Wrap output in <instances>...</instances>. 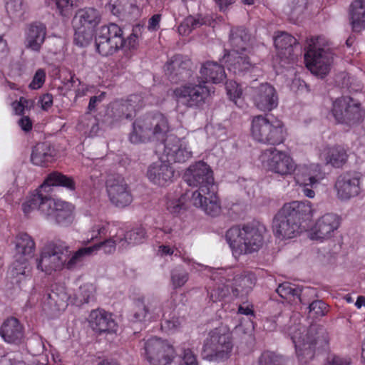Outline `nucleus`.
<instances>
[{"mask_svg": "<svg viewBox=\"0 0 365 365\" xmlns=\"http://www.w3.org/2000/svg\"><path fill=\"white\" fill-rule=\"evenodd\" d=\"M108 236L109 238L103 242L83 247L75 252L63 240L49 241L41 250L40 256L36 259V267L48 274L63 269H76L86 258L96 255L101 249L106 254L115 252L120 237H117L116 231Z\"/></svg>", "mask_w": 365, "mask_h": 365, "instance_id": "1", "label": "nucleus"}, {"mask_svg": "<svg viewBox=\"0 0 365 365\" xmlns=\"http://www.w3.org/2000/svg\"><path fill=\"white\" fill-rule=\"evenodd\" d=\"M53 186H62L71 191L76 189L72 178L53 172L22 204V210L28 216L32 211L38 210L48 221L63 227L68 226L74 220V207L68 202L52 198L50 192Z\"/></svg>", "mask_w": 365, "mask_h": 365, "instance_id": "2", "label": "nucleus"}, {"mask_svg": "<svg viewBox=\"0 0 365 365\" xmlns=\"http://www.w3.org/2000/svg\"><path fill=\"white\" fill-rule=\"evenodd\" d=\"M184 179L189 186L197 187L192 193L191 203L208 215H218L221 206L217 194V187L214 182L210 166L204 162H197L186 170Z\"/></svg>", "mask_w": 365, "mask_h": 365, "instance_id": "3", "label": "nucleus"}, {"mask_svg": "<svg viewBox=\"0 0 365 365\" xmlns=\"http://www.w3.org/2000/svg\"><path fill=\"white\" fill-rule=\"evenodd\" d=\"M313 209L309 201H292L285 203L273 219V233L279 240H289L297 237L304 230L302 220L312 215Z\"/></svg>", "mask_w": 365, "mask_h": 365, "instance_id": "4", "label": "nucleus"}, {"mask_svg": "<svg viewBox=\"0 0 365 365\" xmlns=\"http://www.w3.org/2000/svg\"><path fill=\"white\" fill-rule=\"evenodd\" d=\"M289 334L295 346V351L301 364H307L313 359L315 347L327 343V334L324 329L314 324L307 329L298 324L289 327Z\"/></svg>", "mask_w": 365, "mask_h": 365, "instance_id": "5", "label": "nucleus"}, {"mask_svg": "<svg viewBox=\"0 0 365 365\" xmlns=\"http://www.w3.org/2000/svg\"><path fill=\"white\" fill-rule=\"evenodd\" d=\"M262 225H245L230 228L225 234V239L235 257L258 252L264 244Z\"/></svg>", "mask_w": 365, "mask_h": 365, "instance_id": "6", "label": "nucleus"}, {"mask_svg": "<svg viewBox=\"0 0 365 365\" xmlns=\"http://www.w3.org/2000/svg\"><path fill=\"white\" fill-rule=\"evenodd\" d=\"M218 282L209 292L212 301H220L225 298L231 289L233 294L238 297H243L249 294L253 289L255 282V275L250 272H242L234 274L231 269L222 270Z\"/></svg>", "mask_w": 365, "mask_h": 365, "instance_id": "7", "label": "nucleus"}, {"mask_svg": "<svg viewBox=\"0 0 365 365\" xmlns=\"http://www.w3.org/2000/svg\"><path fill=\"white\" fill-rule=\"evenodd\" d=\"M170 130L168 120L160 113L137 119L133 124L129 135L132 143L138 144L148 141H163L165 143L167 134Z\"/></svg>", "mask_w": 365, "mask_h": 365, "instance_id": "8", "label": "nucleus"}, {"mask_svg": "<svg viewBox=\"0 0 365 365\" xmlns=\"http://www.w3.org/2000/svg\"><path fill=\"white\" fill-rule=\"evenodd\" d=\"M250 41V36L245 29L231 30L230 43L232 48L223 57V61L230 71L237 73L254 68L255 65L250 62L247 53Z\"/></svg>", "mask_w": 365, "mask_h": 365, "instance_id": "9", "label": "nucleus"}, {"mask_svg": "<svg viewBox=\"0 0 365 365\" xmlns=\"http://www.w3.org/2000/svg\"><path fill=\"white\" fill-rule=\"evenodd\" d=\"M233 341L229 329L220 326L210 330L204 340L202 356L210 361H225L232 352Z\"/></svg>", "mask_w": 365, "mask_h": 365, "instance_id": "10", "label": "nucleus"}, {"mask_svg": "<svg viewBox=\"0 0 365 365\" xmlns=\"http://www.w3.org/2000/svg\"><path fill=\"white\" fill-rule=\"evenodd\" d=\"M307 44L306 66L315 76L324 78L329 72L334 58L328 41L324 37L317 36L308 39Z\"/></svg>", "mask_w": 365, "mask_h": 365, "instance_id": "11", "label": "nucleus"}, {"mask_svg": "<svg viewBox=\"0 0 365 365\" xmlns=\"http://www.w3.org/2000/svg\"><path fill=\"white\" fill-rule=\"evenodd\" d=\"M141 356L150 365H168L175 359L177 353L173 345L160 337L150 336L140 342Z\"/></svg>", "mask_w": 365, "mask_h": 365, "instance_id": "12", "label": "nucleus"}, {"mask_svg": "<svg viewBox=\"0 0 365 365\" xmlns=\"http://www.w3.org/2000/svg\"><path fill=\"white\" fill-rule=\"evenodd\" d=\"M251 135L259 143L275 145L284 142L286 130L282 121H270L267 117L259 115L252 120Z\"/></svg>", "mask_w": 365, "mask_h": 365, "instance_id": "13", "label": "nucleus"}, {"mask_svg": "<svg viewBox=\"0 0 365 365\" xmlns=\"http://www.w3.org/2000/svg\"><path fill=\"white\" fill-rule=\"evenodd\" d=\"M101 21V14L94 8L78 10L73 20L76 43L80 46L88 45L93 39L94 31Z\"/></svg>", "mask_w": 365, "mask_h": 365, "instance_id": "14", "label": "nucleus"}, {"mask_svg": "<svg viewBox=\"0 0 365 365\" xmlns=\"http://www.w3.org/2000/svg\"><path fill=\"white\" fill-rule=\"evenodd\" d=\"M144 105L140 95H131L127 99L115 100L108 104L103 122L109 126L117 125L125 120L132 119L136 110Z\"/></svg>", "mask_w": 365, "mask_h": 365, "instance_id": "15", "label": "nucleus"}, {"mask_svg": "<svg viewBox=\"0 0 365 365\" xmlns=\"http://www.w3.org/2000/svg\"><path fill=\"white\" fill-rule=\"evenodd\" d=\"M259 160L267 171L283 178L294 174L297 168V164L289 154L274 148L263 150Z\"/></svg>", "mask_w": 365, "mask_h": 365, "instance_id": "16", "label": "nucleus"}, {"mask_svg": "<svg viewBox=\"0 0 365 365\" xmlns=\"http://www.w3.org/2000/svg\"><path fill=\"white\" fill-rule=\"evenodd\" d=\"M213 93V87L207 86L205 81L198 84L186 83L174 91L179 103L195 109L202 108L206 99Z\"/></svg>", "mask_w": 365, "mask_h": 365, "instance_id": "17", "label": "nucleus"}, {"mask_svg": "<svg viewBox=\"0 0 365 365\" xmlns=\"http://www.w3.org/2000/svg\"><path fill=\"white\" fill-rule=\"evenodd\" d=\"M122 29L115 24L100 27L96 33L95 45L97 52L102 56L115 53L122 46Z\"/></svg>", "mask_w": 365, "mask_h": 365, "instance_id": "18", "label": "nucleus"}, {"mask_svg": "<svg viewBox=\"0 0 365 365\" xmlns=\"http://www.w3.org/2000/svg\"><path fill=\"white\" fill-rule=\"evenodd\" d=\"M331 112L336 123L349 126L359 123L364 116L361 104L347 96L336 99L332 103Z\"/></svg>", "mask_w": 365, "mask_h": 365, "instance_id": "19", "label": "nucleus"}, {"mask_svg": "<svg viewBox=\"0 0 365 365\" xmlns=\"http://www.w3.org/2000/svg\"><path fill=\"white\" fill-rule=\"evenodd\" d=\"M361 176L356 173H344L336 180L334 190L341 201H349L363 192Z\"/></svg>", "mask_w": 365, "mask_h": 365, "instance_id": "20", "label": "nucleus"}, {"mask_svg": "<svg viewBox=\"0 0 365 365\" xmlns=\"http://www.w3.org/2000/svg\"><path fill=\"white\" fill-rule=\"evenodd\" d=\"M341 225L340 217L332 212L325 213L316 220L311 228L309 237L311 240L323 242L333 237Z\"/></svg>", "mask_w": 365, "mask_h": 365, "instance_id": "21", "label": "nucleus"}, {"mask_svg": "<svg viewBox=\"0 0 365 365\" xmlns=\"http://www.w3.org/2000/svg\"><path fill=\"white\" fill-rule=\"evenodd\" d=\"M106 190L110 202L118 207H125L133 201L130 188L122 176L109 178Z\"/></svg>", "mask_w": 365, "mask_h": 365, "instance_id": "22", "label": "nucleus"}, {"mask_svg": "<svg viewBox=\"0 0 365 365\" xmlns=\"http://www.w3.org/2000/svg\"><path fill=\"white\" fill-rule=\"evenodd\" d=\"M164 154L168 163H185L192 156L187 143L173 135H168L165 138Z\"/></svg>", "mask_w": 365, "mask_h": 365, "instance_id": "23", "label": "nucleus"}, {"mask_svg": "<svg viewBox=\"0 0 365 365\" xmlns=\"http://www.w3.org/2000/svg\"><path fill=\"white\" fill-rule=\"evenodd\" d=\"M294 180L299 185H310L315 187L326 177L322 166L318 163L297 165Z\"/></svg>", "mask_w": 365, "mask_h": 365, "instance_id": "24", "label": "nucleus"}, {"mask_svg": "<svg viewBox=\"0 0 365 365\" xmlns=\"http://www.w3.org/2000/svg\"><path fill=\"white\" fill-rule=\"evenodd\" d=\"M160 314L161 307L157 302L138 299L133 302L130 318L133 322H143L155 319L160 317Z\"/></svg>", "mask_w": 365, "mask_h": 365, "instance_id": "25", "label": "nucleus"}, {"mask_svg": "<svg viewBox=\"0 0 365 365\" xmlns=\"http://www.w3.org/2000/svg\"><path fill=\"white\" fill-rule=\"evenodd\" d=\"M174 173L170 163L160 160L148 166L147 177L152 183L165 186L173 181Z\"/></svg>", "mask_w": 365, "mask_h": 365, "instance_id": "26", "label": "nucleus"}, {"mask_svg": "<svg viewBox=\"0 0 365 365\" xmlns=\"http://www.w3.org/2000/svg\"><path fill=\"white\" fill-rule=\"evenodd\" d=\"M253 99L256 107L262 111H271L278 106L277 91L269 83H262L257 88Z\"/></svg>", "mask_w": 365, "mask_h": 365, "instance_id": "27", "label": "nucleus"}, {"mask_svg": "<svg viewBox=\"0 0 365 365\" xmlns=\"http://www.w3.org/2000/svg\"><path fill=\"white\" fill-rule=\"evenodd\" d=\"M88 322L96 331L115 333L118 330V325L112 315L103 309L91 311Z\"/></svg>", "mask_w": 365, "mask_h": 365, "instance_id": "28", "label": "nucleus"}, {"mask_svg": "<svg viewBox=\"0 0 365 365\" xmlns=\"http://www.w3.org/2000/svg\"><path fill=\"white\" fill-rule=\"evenodd\" d=\"M46 36V26L40 22H35L28 26L25 31V48L39 52Z\"/></svg>", "mask_w": 365, "mask_h": 365, "instance_id": "29", "label": "nucleus"}, {"mask_svg": "<svg viewBox=\"0 0 365 365\" xmlns=\"http://www.w3.org/2000/svg\"><path fill=\"white\" fill-rule=\"evenodd\" d=\"M0 335L8 344H19L24 338L23 326L17 319L9 318L1 325Z\"/></svg>", "mask_w": 365, "mask_h": 365, "instance_id": "30", "label": "nucleus"}, {"mask_svg": "<svg viewBox=\"0 0 365 365\" xmlns=\"http://www.w3.org/2000/svg\"><path fill=\"white\" fill-rule=\"evenodd\" d=\"M319 158L326 165L340 168L347 162L348 154L346 150L341 146L325 145L319 150Z\"/></svg>", "mask_w": 365, "mask_h": 365, "instance_id": "31", "label": "nucleus"}, {"mask_svg": "<svg viewBox=\"0 0 365 365\" xmlns=\"http://www.w3.org/2000/svg\"><path fill=\"white\" fill-rule=\"evenodd\" d=\"M31 259L15 257L8 271L12 282L21 285L26 279H30L31 273Z\"/></svg>", "mask_w": 365, "mask_h": 365, "instance_id": "32", "label": "nucleus"}, {"mask_svg": "<svg viewBox=\"0 0 365 365\" xmlns=\"http://www.w3.org/2000/svg\"><path fill=\"white\" fill-rule=\"evenodd\" d=\"M69 300H71V297L65 286L54 284L48 294L46 304L52 311L56 312L64 309L67 307Z\"/></svg>", "mask_w": 365, "mask_h": 365, "instance_id": "33", "label": "nucleus"}, {"mask_svg": "<svg viewBox=\"0 0 365 365\" xmlns=\"http://www.w3.org/2000/svg\"><path fill=\"white\" fill-rule=\"evenodd\" d=\"M15 257L31 259L36 250V243L34 239L27 233L18 234L14 240Z\"/></svg>", "mask_w": 365, "mask_h": 365, "instance_id": "34", "label": "nucleus"}, {"mask_svg": "<svg viewBox=\"0 0 365 365\" xmlns=\"http://www.w3.org/2000/svg\"><path fill=\"white\" fill-rule=\"evenodd\" d=\"M349 16L354 31L360 32L365 29V1H354L349 9Z\"/></svg>", "mask_w": 365, "mask_h": 365, "instance_id": "35", "label": "nucleus"}, {"mask_svg": "<svg viewBox=\"0 0 365 365\" xmlns=\"http://www.w3.org/2000/svg\"><path fill=\"white\" fill-rule=\"evenodd\" d=\"M117 237H119L118 248H126L129 245H137L142 243L146 237V232L143 227H138L125 232L122 228H118L116 232Z\"/></svg>", "mask_w": 365, "mask_h": 365, "instance_id": "36", "label": "nucleus"}, {"mask_svg": "<svg viewBox=\"0 0 365 365\" xmlns=\"http://www.w3.org/2000/svg\"><path fill=\"white\" fill-rule=\"evenodd\" d=\"M296 43V38L286 32H281L274 38V46L281 58L292 60L294 46Z\"/></svg>", "mask_w": 365, "mask_h": 365, "instance_id": "37", "label": "nucleus"}, {"mask_svg": "<svg viewBox=\"0 0 365 365\" xmlns=\"http://www.w3.org/2000/svg\"><path fill=\"white\" fill-rule=\"evenodd\" d=\"M54 150L46 143L36 145L31 153V160L34 165L46 166L54 159Z\"/></svg>", "mask_w": 365, "mask_h": 365, "instance_id": "38", "label": "nucleus"}, {"mask_svg": "<svg viewBox=\"0 0 365 365\" xmlns=\"http://www.w3.org/2000/svg\"><path fill=\"white\" fill-rule=\"evenodd\" d=\"M172 302H166L161 307L160 316L163 319L161 323V327L165 331H175L178 330L184 322L182 317H179L175 315L170 309Z\"/></svg>", "mask_w": 365, "mask_h": 365, "instance_id": "39", "label": "nucleus"}, {"mask_svg": "<svg viewBox=\"0 0 365 365\" xmlns=\"http://www.w3.org/2000/svg\"><path fill=\"white\" fill-rule=\"evenodd\" d=\"M200 74L206 82L219 83L225 78L224 68L216 62L207 61L202 64Z\"/></svg>", "mask_w": 365, "mask_h": 365, "instance_id": "40", "label": "nucleus"}, {"mask_svg": "<svg viewBox=\"0 0 365 365\" xmlns=\"http://www.w3.org/2000/svg\"><path fill=\"white\" fill-rule=\"evenodd\" d=\"M118 228L119 227L117 226L105 221H96L93 222L88 232V236H90V238H88L86 241H83L82 243L84 245H86L91 240L102 238L111 235V233H113L115 231L117 232Z\"/></svg>", "mask_w": 365, "mask_h": 365, "instance_id": "41", "label": "nucleus"}, {"mask_svg": "<svg viewBox=\"0 0 365 365\" xmlns=\"http://www.w3.org/2000/svg\"><path fill=\"white\" fill-rule=\"evenodd\" d=\"M190 64L189 61H184L181 56H175L165 66V71L167 75L172 81H177L175 76L182 75Z\"/></svg>", "mask_w": 365, "mask_h": 365, "instance_id": "42", "label": "nucleus"}, {"mask_svg": "<svg viewBox=\"0 0 365 365\" xmlns=\"http://www.w3.org/2000/svg\"><path fill=\"white\" fill-rule=\"evenodd\" d=\"M259 365H293L288 358L272 351H264L259 358Z\"/></svg>", "mask_w": 365, "mask_h": 365, "instance_id": "43", "label": "nucleus"}, {"mask_svg": "<svg viewBox=\"0 0 365 365\" xmlns=\"http://www.w3.org/2000/svg\"><path fill=\"white\" fill-rule=\"evenodd\" d=\"M277 292L283 299L289 302H294L297 299H299L300 290L289 282H284L279 285Z\"/></svg>", "mask_w": 365, "mask_h": 365, "instance_id": "44", "label": "nucleus"}, {"mask_svg": "<svg viewBox=\"0 0 365 365\" xmlns=\"http://www.w3.org/2000/svg\"><path fill=\"white\" fill-rule=\"evenodd\" d=\"M185 208V197L180 194H169L166 198V209L173 214L178 215Z\"/></svg>", "mask_w": 365, "mask_h": 365, "instance_id": "45", "label": "nucleus"}, {"mask_svg": "<svg viewBox=\"0 0 365 365\" xmlns=\"http://www.w3.org/2000/svg\"><path fill=\"white\" fill-rule=\"evenodd\" d=\"M142 26L136 25L133 29L132 34L127 38H123L122 36V48L125 52L135 51L138 47V38L141 32Z\"/></svg>", "mask_w": 365, "mask_h": 365, "instance_id": "46", "label": "nucleus"}, {"mask_svg": "<svg viewBox=\"0 0 365 365\" xmlns=\"http://www.w3.org/2000/svg\"><path fill=\"white\" fill-rule=\"evenodd\" d=\"M6 9L11 18L16 20L23 19L25 7L22 0H9L6 2Z\"/></svg>", "mask_w": 365, "mask_h": 365, "instance_id": "47", "label": "nucleus"}, {"mask_svg": "<svg viewBox=\"0 0 365 365\" xmlns=\"http://www.w3.org/2000/svg\"><path fill=\"white\" fill-rule=\"evenodd\" d=\"M203 24L202 20L193 16L185 18L178 26V32L180 35L187 36L193 29L200 27Z\"/></svg>", "mask_w": 365, "mask_h": 365, "instance_id": "48", "label": "nucleus"}, {"mask_svg": "<svg viewBox=\"0 0 365 365\" xmlns=\"http://www.w3.org/2000/svg\"><path fill=\"white\" fill-rule=\"evenodd\" d=\"M34 105V102L33 100L21 97L19 101L13 102L11 106L15 114L24 115L26 110H31Z\"/></svg>", "mask_w": 365, "mask_h": 365, "instance_id": "49", "label": "nucleus"}, {"mask_svg": "<svg viewBox=\"0 0 365 365\" xmlns=\"http://www.w3.org/2000/svg\"><path fill=\"white\" fill-rule=\"evenodd\" d=\"M81 298L76 302L72 303L76 305H81L84 303H88L93 299L95 294V287L92 284H85L80 287Z\"/></svg>", "mask_w": 365, "mask_h": 365, "instance_id": "50", "label": "nucleus"}, {"mask_svg": "<svg viewBox=\"0 0 365 365\" xmlns=\"http://www.w3.org/2000/svg\"><path fill=\"white\" fill-rule=\"evenodd\" d=\"M309 314L314 318L322 317L328 312V307L325 302L322 300H316L309 304Z\"/></svg>", "mask_w": 365, "mask_h": 365, "instance_id": "51", "label": "nucleus"}, {"mask_svg": "<svg viewBox=\"0 0 365 365\" xmlns=\"http://www.w3.org/2000/svg\"><path fill=\"white\" fill-rule=\"evenodd\" d=\"M188 280V274L184 270L175 269L171 274V281L174 288L182 287Z\"/></svg>", "mask_w": 365, "mask_h": 365, "instance_id": "52", "label": "nucleus"}, {"mask_svg": "<svg viewBox=\"0 0 365 365\" xmlns=\"http://www.w3.org/2000/svg\"><path fill=\"white\" fill-rule=\"evenodd\" d=\"M225 88L230 98L233 101H235L236 99L239 98L242 93L239 85L233 81H227L225 84Z\"/></svg>", "mask_w": 365, "mask_h": 365, "instance_id": "53", "label": "nucleus"}, {"mask_svg": "<svg viewBox=\"0 0 365 365\" xmlns=\"http://www.w3.org/2000/svg\"><path fill=\"white\" fill-rule=\"evenodd\" d=\"M45 80L46 72L43 69L39 68L36 71L29 87L31 89H38L43 86V83H45Z\"/></svg>", "mask_w": 365, "mask_h": 365, "instance_id": "54", "label": "nucleus"}, {"mask_svg": "<svg viewBox=\"0 0 365 365\" xmlns=\"http://www.w3.org/2000/svg\"><path fill=\"white\" fill-rule=\"evenodd\" d=\"M76 0H54L57 9L61 15H66L74 6Z\"/></svg>", "mask_w": 365, "mask_h": 365, "instance_id": "55", "label": "nucleus"}, {"mask_svg": "<svg viewBox=\"0 0 365 365\" xmlns=\"http://www.w3.org/2000/svg\"><path fill=\"white\" fill-rule=\"evenodd\" d=\"M181 365H198L195 355L190 349H184Z\"/></svg>", "mask_w": 365, "mask_h": 365, "instance_id": "56", "label": "nucleus"}, {"mask_svg": "<svg viewBox=\"0 0 365 365\" xmlns=\"http://www.w3.org/2000/svg\"><path fill=\"white\" fill-rule=\"evenodd\" d=\"M126 0H110L109 9L114 15L120 14L124 9Z\"/></svg>", "mask_w": 365, "mask_h": 365, "instance_id": "57", "label": "nucleus"}, {"mask_svg": "<svg viewBox=\"0 0 365 365\" xmlns=\"http://www.w3.org/2000/svg\"><path fill=\"white\" fill-rule=\"evenodd\" d=\"M351 359L349 357L334 356L329 359L324 365H351Z\"/></svg>", "mask_w": 365, "mask_h": 365, "instance_id": "58", "label": "nucleus"}, {"mask_svg": "<svg viewBox=\"0 0 365 365\" xmlns=\"http://www.w3.org/2000/svg\"><path fill=\"white\" fill-rule=\"evenodd\" d=\"M38 103L43 110H47L53 105V96L49 93H46L40 97Z\"/></svg>", "mask_w": 365, "mask_h": 365, "instance_id": "59", "label": "nucleus"}, {"mask_svg": "<svg viewBox=\"0 0 365 365\" xmlns=\"http://www.w3.org/2000/svg\"><path fill=\"white\" fill-rule=\"evenodd\" d=\"M106 95V92H101L98 96H92L90 99L88 109L89 111L94 110L98 103L103 101Z\"/></svg>", "mask_w": 365, "mask_h": 365, "instance_id": "60", "label": "nucleus"}, {"mask_svg": "<svg viewBox=\"0 0 365 365\" xmlns=\"http://www.w3.org/2000/svg\"><path fill=\"white\" fill-rule=\"evenodd\" d=\"M175 251L178 252V249L175 247V245L171 247L168 245H162L158 247V253L161 256H170L173 254L177 255V252L175 253Z\"/></svg>", "mask_w": 365, "mask_h": 365, "instance_id": "61", "label": "nucleus"}, {"mask_svg": "<svg viewBox=\"0 0 365 365\" xmlns=\"http://www.w3.org/2000/svg\"><path fill=\"white\" fill-rule=\"evenodd\" d=\"M161 20L160 14L153 15L148 21V29L149 31H156L158 29Z\"/></svg>", "mask_w": 365, "mask_h": 365, "instance_id": "62", "label": "nucleus"}, {"mask_svg": "<svg viewBox=\"0 0 365 365\" xmlns=\"http://www.w3.org/2000/svg\"><path fill=\"white\" fill-rule=\"evenodd\" d=\"M305 5V1L304 0H293L291 2L290 6V13H299L301 12Z\"/></svg>", "mask_w": 365, "mask_h": 365, "instance_id": "63", "label": "nucleus"}, {"mask_svg": "<svg viewBox=\"0 0 365 365\" xmlns=\"http://www.w3.org/2000/svg\"><path fill=\"white\" fill-rule=\"evenodd\" d=\"M21 128L26 132H28L32 128V121L28 116H23L18 122Z\"/></svg>", "mask_w": 365, "mask_h": 365, "instance_id": "64", "label": "nucleus"}]
</instances>
